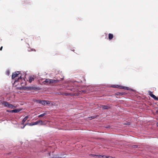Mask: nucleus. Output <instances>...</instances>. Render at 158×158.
I'll use <instances>...</instances> for the list:
<instances>
[{
    "label": "nucleus",
    "mask_w": 158,
    "mask_h": 158,
    "mask_svg": "<svg viewBox=\"0 0 158 158\" xmlns=\"http://www.w3.org/2000/svg\"><path fill=\"white\" fill-rule=\"evenodd\" d=\"M28 118V116H26L23 120L22 122V124H23L27 120V119Z\"/></svg>",
    "instance_id": "f8f14e48"
},
{
    "label": "nucleus",
    "mask_w": 158,
    "mask_h": 158,
    "mask_svg": "<svg viewBox=\"0 0 158 158\" xmlns=\"http://www.w3.org/2000/svg\"><path fill=\"white\" fill-rule=\"evenodd\" d=\"M78 82L76 81H73L69 83L66 86V88L68 90H70L72 91H74L75 89L74 87V86L77 87V83Z\"/></svg>",
    "instance_id": "f257e3e1"
},
{
    "label": "nucleus",
    "mask_w": 158,
    "mask_h": 158,
    "mask_svg": "<svg viewBox=\"0 0 158 158\" xmlns=\"http://www.w3.org/2000/svg\"><path fill=\"white\" fill-rule=\"evenodd\" d=\"M155 100H158V97H156V98H155Z\"/></svg>",
    "instance_id": "a878e982"
},
{
    "label": "nucleus",
    "mask_w": 158,
    "mask_h": 158,
    "mask_svg": "<svg viewBox=\"0 0 158 158\" xmlns=\"http://www.w3.org/2000/svg\"><path fill=\"white\" fill-rule=\"evenodd\" d=\"M28 124V123H27V124H26L24 126H23V127H21V128H22V129H23V128H24V127H25V126L27 125Z\"/></svg>",
    "instance_id": "412c9836"
},
{
    "label": "nucleus",
    "mask_w": 158,
    "mask_h": 158,
    "mask_svg": "<svg viewBox=\"0 0 158 158\" xmlns=\"http://www.w3.org/2000/svg\"><path fill=\"white\" fill-rule=\"evenodd\" d=\"M109 39L110 40L112 39L113 37V35L112 34L109 33L108 34Z\"/></svg>",
    "instance_id": "ddd939ff"
},
{
    "label": "nucleus",
    "mask_w": 158,
    "mask_h": 158,
    "mask_svg": "<svg viewBox=\"0 0 158 158\" xmlns=\"http://www.w3.org/2000/svg\"><path fill=\"white\" fill-rule=\"evenodd\" d=\"M149 95H150V96H151V95L153 94H152V92H151V91H150L149 92Z\"/></svg>",
    "instance_id": "4be33fe9"
},
{
    "label": "nucleus",
    "mask_w": 158,
    "mask_h": 158,
    "mask_svg": "<svg viewBox=\"0 0 158 158\" xmlns=\"http://www.w3.org/2000/svg\"><path fill=\"white\" fill-rule=\"evenodd\" d=\"M123 124L124 125H130V123L129 122H125L123 123Z\"/></svg>",
    "instance_id": "a211bd4d"
},
{
    "label": "nucleus",
    "mask_w": 158,
    "mask_h": 158,
    "mask_svg": "<svg viewBox=\"0 0 158 158\" xmlns=\"http://www.w3.org/2000/svg\"><path fill=\"white\" fill-rule=\"evenodd\" d=\"M116 94V95H120V94L118 93V92Z\"/></svg>",
    "instance_id": "cd10ccee"
},
{
    "label": "nucleus",
    "mask_w": 158,
    "mask_h": 158,
    "mask_svg": "<svg viewBox=\"0 0 158 158\" xmlns=\"http://www.w3.org/2000/svg\"><path fill=\"white\" fill-rule=\"evenodd\" d=\"M19 89H22V87H20L19 88Z\"/></svg>",
    "instance_id": "c85d7f7f"
},
{
    "label": "nucleus",
    "mask_w": 158,
    "mask_h": 158,
    "mask_svg": "<svg viewBox=\"0 0 158 158\" xmlns=\"http://www.w3.org/2000/svg\"><path fill=\"white\" fill-rule=\"evenodd\" d=\"M2 46L0 48V50H2Z\"/></svg>",
    "instance_id": "bb28decb"
},
{
    "label": "nucleus",
    "mask_w": 158,
    "mask_h": 158,
    "mask_svg": "<svg viewBox=\"0 0 158 158\" xmlns=\"http://www.w3.org/2000/svg\"><path fill=\"white\" fill-rule=\"evenodd\" d=\"M118 93L120 94V95H123V93L118 92Z\"/></svg>",
    "instance_id": "393cba45"
},
{
    "label": "nucleus",
    "mask_w": 158,
    "mask_h": 158,
    "mask_svg": "<svg viewBox=\"0 0 158 158\" xmlns=\"http://www.w3.org/2000/svg\"><path fill=\"white\" fill-rule=\"evenodd\" d=\"M50 79H46L45 81L43 83L44 84H46L47 83H49L50 84Z\"/></svg>",
    "instance_id": "1a4fd4ad"
},
{
    "label": "nucleus",
    "mask_w": 158,
    "mask_h": 158,
    "mask_svg": "<svg viewBox=\"0 0 158 158\" xmlns=\"http://www.w3.org/2000/svg\"><path fill=\"white\" fill-rule=\"evenodd\" d=\"M40 124L42 125L44 124L43 122L41 120H37L36 121L30 123H28V125L30 126H32L37 124Z\"/></svg>",
    "instance_id": "20e7f679"
},
{
    "label": "nucleus",
    "mask_w": 158,
    "mask_h": 158,
    "mask_svg": "<svg viewBox=\"0 0 158 158\" xmlns=\"http://www.w3.org/2000/svg\"><path fill=\"white\" fill-rule=\"evenodd\" d=\"M2 104V105H3L9 108L14 109L16 108L15 106L13 105L6 101H4Z\"/></svg>",
    "instance_id": "f03ea898"
},
{
    "label": "nucleus",
    "mask_w": 158,
    "mask_h": 158,
    "mask_svg": "<svg viewBox=\"0 0 158 158\" xmlns=\"http://www.w3.org/2000/svg\"><path fill=\"white\" fill-rule=\"evenodd\" d=\"M101 107L103 110L107 109L109 108V107L108 106L102 105L101 106Z\"/></svg>",
    "instance_id": "9b49d317"
},
{
    "label": "nucleus",
    "mask_w": 158,
    "mask_h": 158,
    "mask_svg": "<svg viewBox=\"0 0 158 158\" xmlns=\"http://www.w3.org/2000/svg\"><path fill=\"white\" fill-rule=\"evenodd\" d=\"M20 74L19 71H17L13 73L12 76V79H13Z\"/></svg>",
    "instance_id": "423d86ee"
},
{
    "label": "nucleus",
    "mask_w": 158,
    "mask_h": 158,
    "mask_svg": "<svg viewBox=\"0 0 158 158\" xmlns=\"http://www.w3.org/2000/svg\"><path fill=\"white\" fill-rule=\"evenodd\" d=\"M52 102L48 101H46V105H49L50 104H51Z\"/></svg>",
    "instance_id": "f3484780"
},
{
    "label": "nucleus",
    "mask_w": 158,
    "mask_h": 158,
    "mask_svg": "<svg viewBox=\"0 0 158 158\" xmlns=\"http://www.w3.org/2000/svg\"><path fill=\"white\" fill-rule=\"evenodd\" d=\"M151 97L152 98L155 99V98H156V96H155L154 94L151 95Z\"/></svg>",
    "instance_id": "6ab92c4d"
},
{
    "label": "nucleus",
    "mask_w": 158,
    "mask_h": 158,
    "mask_svg": "<svg viewBox=\"0 0 158 158\" xmlns=\"http://www.w3.org/2000/svg\"><path fill=\"white\" fill-rule=\"evenodd\" d=\"M6 73H7V75H9V73H10L9 71H7Z\"/></svg>",
    "instance_id": "b1692460"
},
{
    "label": "nucleus",
    "mask_w": 158,
    "mask_h": 158,
    "mask_svg": "<svg viewBox=\"0 0 158 158\" xmlns=\"http://www.w3.org/2000/svg\"><path fill=\"white\" fill-rule=\"evenodd\" d=\"M37 102L43 105H46V100H38Z\"/></svg>",
    "instance_id": "0eeeda50"
},
{
    "label": "nucleus",
    "mask_w": 158,
    "mask_h": 158,
    "mask_svg": "<svg viewBox=\"0 0 158 158\" xmlns=\"http://www.w3.org/2000/svg\"><path fill=\"white\" fill-rule=\"evenodd\" d=\"M111 87L113 88H119L120 89H125L127 90H131L132 89L128 87H126L124 86H122L121 85H112Z\"/></svg>",
    "instance_id": "39448f33"
},
{
    "label": "nucleus",
    "mask_w": 158,
    "mask_h": 158,
    "mask_svg": "<svg viewBox=\"0 0 158 158\" xmlns=\"http://www.w3.org/2000/svg\"><path fill=\"white\" fill-rule=\"evenodd\" d=\"M21 110V109H15L12 110L13 113H17Z\"/></svg>",
    "instance_id": "4468645a"
},
{
    "label": "nucleus",
    "mask_w": 158,
    "mask_h": 158,
    "mask_svg": "<svg viewBox=\"0 0 158 158\" xmlns=\"http://www.w3.org/2000/svg\"><path fill=\"white\" fill-rule=\"evenodd\" d=\"M31 89L36 90L37 89V88L35 86H31L29 87Z\"/></svg>",
    "instance_id": "2eb2a0df"
},
{
    "label": "nucleus",
    "mask_w": 158,
    "mask_h": 158,
    "mask_svg": "<svg viewBox=\"0 0 158 158\" xmlns=\"http://www.w3.org/2000/svg\"><path fill=\"white\" fill-rule=\"evenodd\" d=\"M6 111L7 112L13 113V111H12V110H6Z\"/></svg>",
    "instance_id": "aec40b11"
},
{
    "label": "nucleus",
    "mask_w": 158,
    "mask_h": 158,
    "mask_svg": "<svg viewBox=\"0 0 158 158\" xmlns=\"http://www.w3.org/2000/svg\"><path fill=\"white\" fill-rule=\"evenodd\" d=\"M59 77L60 79L57 78L56 79H50V84L57 83L62 80L64 78V77L61 75H60V76H59Z\"/></svg>",
    "instance_id": "7ed1b4c3"
},
{
    "label": "nucleus",
    "mask_w": 158,
    "mask_h": 158,
    "mask_svg": "<svg viewBox=\"0 0 158 158\" xmlns=\"http://www.w3.org/2000/svg\"><path fill=\"white\" fill-rule=\"evenodd\" d=\"M46 114H47L46 113H44L41 114L40 115H38V117L39 118L40 117H43V116H44V115H46Z\"/></svg>",
    "instance_id": "dca6fc26"
},
{
    "label": "nucleus",
    "mask_w": 158,
    "mask_h": 158,
    "mask_svg": "<svg viewBox=\"0 0 158 158\" xmlns=\"http://www.w3.org/2000/svg\"><path fill=\"white\" fill-rule=\"evenodd\" d=\"M29 82L30 83H31L32 81L34 80V78L30 76L29 77Z\"/></svg>",
    "instance_id": "9d476101"
},
{
    "label": "nucleus",
    "mask_w": 158,
    "mask_h": 158,
    "mask_svg": "<svg viewBox=\"0 0 158 158\" xmlns=\"http://www.w3.org/2000/svg\"><path fill=\"white\" fill-rule=\"evenodd\" d=\"M89 118H90L91 119H93V118H95V116H92V117H89Z\"/></svg>",
    "instance_id": "5701e85b"
},
{
    "label": "nucleus",
    "mask_w": 158,
    "mask_h": 158,
    "mask_svg": "<svg viewBox=\"0 0 158 158\" xmlns=\"http://www.w3.org/2000/svg\"><path fill=\"white\" fill-rule=\"evenodd\" d=\"M69 94L70 95V94H67V95H69Z\"/></svg>",
    "instance_id": "7c9ffc66"
},
{
    "label": "nucleus",
    "mask_w": 158,
    "mask_h": 158,
    "mask_svg": "<svg viewBox=\"0 0 158 158\" xmlns=\"http://www.w3.org/2000/svg\"><path fill=\"white\" fill-rule=\"evenodd\" d=\"M22 80V77L21 76L19 77L17 79H16V80L14 82V84H15L16 82H17L18 81L19 82V81Z\"/></svg>",
    "instance_id": "6e6552de"
},
{
    "label": "nucleus",
    "mask_w": 158,
    "mask_h": 158,
    "mask_svg": "<svg viewBox=\"0 0 158 158\" xmlns=\"http://www.w3.org/2000/svg\"><path fill=\"white\" fill-rule=\"evenodd\" d=\"M156 125L157 126H158V122L157 123Z\"/></svg>",
    "instance_id": "c756f323"
}]
</instances>
